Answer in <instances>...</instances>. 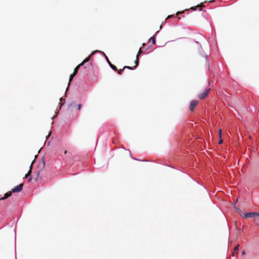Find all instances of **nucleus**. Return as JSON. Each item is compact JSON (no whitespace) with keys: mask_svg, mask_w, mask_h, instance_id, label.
I'll return each instance as SVG.
<instances>
[{"mask_svg":"<svg viewBox=\"0 0 259 259\" xmlns=\"http://www.w3.org/2000/svg\"><path fill=\"white\" fill-rule=\"evenodd\" d=\"M210 90V88H207L205 90V91L201 94H200L198 95V98L200 100H203L205 99L208 95L209 91Z\"/></svg>","mask_w":259,"mask_h":259,"instance_id":"f257e3e1","label":"nucleus"},{"mask_svg":"<svg viewBox=\"0 0 259 259\" xmlns=\"http://www.w3.org/2000/svg\"><path fill=\"white\" fill-rule=\"evenodd\" d=\"M198 101L197 100H192L190 103V110L191 112H193L195 107L198 105Z\"/></svg>","mask_w":259,"mask_h":259,"instance_id":"f03ea898","label":"nucleus"},{"mask_svg":"<svg viewBox=\"0 0 259 259\" xmlns=\"http://www.w3.org/2000/svg\"><path fill=\"white\" fill-rule=\"evenodd\" d=\"M255 216H259V213L255 212L245 213L244 216L243 217V218H253Z\"/></svg>","mask_w":259,"mask_h":259,"instance_id":"7ed1b4c3","label":"nucleus"},{"mask_svg":"<svg viewBox=\"0 0 259 259\" xmlns=\"http://www.w3.org/2000/svg\"><path fill=\"white\" fill-rule=\"evenodd\" d=\"M23 184H20L19 185L15 187V188L12 189V192L13 193L19 192H20L23 188Z\"/></svg>","mask_w":259,"mask_h":259,"instance_id":"20e7f679","label":"nucleus"},{"mask_svg":"<svg viewBox=\"0 0 259 259\" xmlns=\"http://www.w3.org/2000/svg\"><path fill=\"white\" fill-rule=\"evenodd\" d=\"M33 161L31 163L30 166V170L28 172V173L25 175V178H27L29 177L28 179V182H30L31 180V169L32 167V164H33Z\"/></svg>","mask_w":259,"mask_h":259,"instance_id":"39448f33","label":"nucleus"},{"mask_svg":"<svg viewBox=\"0 0 259 259\" xmlns=\"http://www.w3.org/2000/svg\"><path fill=\"white\" fill-rule=\"evenodd\" d=\"M104 56H105L109 65L110 66V67L112 68V69L113 70H114V71H117V67L114 65L113 64H112V63L110 62V61L109 60L108 58H107V57L105 55V54L104 53Z\"/></svg>","mask_w":259,"mask_h":259,"instance_id":"423d86ee","label":"nucleus"},{"mask_svg":"<svg viewBox=\"0 0 259 259\" xmlns=\"http://www.w3.org/2000/svg\"><path fill=\"white\" fill-rule=\"evenodd\" d=\"M125 68H128V69H133V67H130V66H125L123 67V68L122 69H120L119 70H117V71H118V73L119 74H121L122 73V71L125 69Z\"/></svg>","mask_w":259,"mask_h":259,"instance_id":"0eeeda50","label":"nucleus"},{"mask_svg":"<svg viewBox=\"0 0 259 259\" xmlns=\"http://www.w3.org/2000/svg\"><path fill=\"white\" fill-rule=\"evenodd\" d=\"M90 56L85 58L80 64H79L78 66L80 67L81 66H83L84 64L90 60Z\"/></svg>","mask_w":259,"mask_h":259,"instance_id":"6e6552de","label":"nucleus"},{"mask_svg":"<svg viewBox=\"0 0 259 259\" xmlns=\"http://www.w3.org/2000/svg\"><path fill=\"white\" fill-rule=\"evenodd\" d=\"M202 6H204L202 4H201L200 5H197L195 7H191V9L193 10H197V8H199V11H201V7Z\"/></svg>","mask_w":259,"mask_h":259,"instance_id":"1a4fd4ad","label":"nucleus"},{"mask_svg":"<svg viewBox=\"0 0 259 259\" xmlns=\"http://www.w3.org/2000/svg\"><path fill=\"white\" fill-rule=\"evenodd\" d=\"M76 74H75V73H72L70 75V77H69V82H68V85L69 86L70 84V82L72 80L73 77L76 75Z\"/></svg>","mask_w":259,"mask_h":259,"instance_id":"9d476101","label":"nucleus"},{"mask_svg":"<svg viewBox=\"0 0 259 259\" xmlns=\"http://www.w3.org/2000/svg\"><path fill=\"white\" fill-rule=\"evenodd\" d=\"M139 62V57H138V55H137L136 59L135 61V66L133 67V69H135L138 65Z\"/></svg>","mask_w":259,"mask_h":259,"instance_id":"9b49d317","label":"nucleus"},{"mask_svg":"<svg viewBox=\"0 0 259 259\" xmlns=\"http://www.w3.org/2000/svg\"><path fill=\"white\" fill-rule=\"evenodd\" d=\"M219 136H220V140L219 141V144H221L223 143V139L221 138L222 137V130H219Z\"/></svg>","mask_w":259,"mask_h":259,"instance_id":"f8f14e48","label":"nucleus"},{"mask_svg":"<svg viewBox=\"0 0 259 259\" xmlns=\"http://www.w3.org/2000/svg\"><path fill=\"white\" fill-rule=\"evenodd\" d=\"M239 245H237L235 247L234 249V252H233V255H234L235 253H236V254L237 253V251L239 250Z\"/></svg>","mask_w":259,"mask_h":259,"instance_id":"ddd939ff","label":"nucleus"},{"mask_svg":"<svg viewBox=\"0 0 259 259\" xmlns=\"http://www.w3.org/2000/svg\"><path fill=\"white\" fill-rule=\"evenodd\" d=\"M12 193H13V192H12V191H10V192H7V193H6L5 194V195H4V196H5V198H8L9 197H10V196H11V195H12Z\"/></svg>","mask_w":259,"mask_h":259,"instance_id":"4468645a","label":"nucleus"},{"mask_svg":"<svg viewBox=\"0 0 259 259\" xmlns=\"http://www.w3.org/2000/svg\"><path fill=\"white\" fill-rule=\"evenodd\" d=\"M149 40H151L152 42V44L153 45L155 44H156V39H155V37L154 36H152L151 37L150 39H149Z\"/></svg>","mask_w":259,"mask_h":259,"instance_id":"2eb2a0df","label":"nucleus"},{"mask_svg":"<svg viewBox=\"0 0 259 259\" xmlns=\"http://www.w3.org/2000/svg\"><path fill=\"white\" fill-rule=\"evenodd\" d=\"M79 69V67L77 65L75 69H74L73 73L76 74L78 71V70Z\"/></svg>","mask_w":259,"mask_h":259,"instance_id":"dca6fc26","label":"nucleus"},{"mask_svg":"<svg viewBox=\"0 0 259 259\" xmlns=\"http://www.w3.org/2000/svg\"><path fill=\"white\" fill-rule=\"evenodd\" d=\"M258 219H254V223L256 224L257 226H259V216Z\"/></svg>","mask_w":259,"mask_h":259,"instance_id":"f3484780","label":"nucleus"},{"mask_svg":"<svg viewBox=\"0 0 259 259\" xmlns=\"http://www.w3.org/2000/svg\"><path fill=\"white\" fill-rule=\"evenodd\" d=\"M142 53H143V51H142V48H141L139 49V51H138V54H137V55H138V57H139V56H140V55Z\"/></svg>","mask_w":259,"mask_h":259,"instance_id":"a211bd4d","label":"nucleus"},{"mask_svg":"<svg viewBox=\"0 0 259 259\" xmlns=\"http://www.w3.org/2000/svg\"><path fill=\"white\" fill-rule=\"evenodd\" d=\"M82 107V105L81 104H79L77 105V110H80Z\"/></svg>","mask_w":259,"mask_h":259,"instance_id":"6ab92c4d","label":"nucleus"},{"mask_svg":"<svg viewBox=\"0 0 259 259\" xmlns=\"http://www.w3.org/2000/svg\"><path fill=\"white\" fill-rule=\"evenodd\" d=\"M239 213L240 214V215L241 216V217H244V213L243 212V211H242V210H241V212H239Z\"/></svg>","mask_w":259,"mask_h":259,"instance_id":"aec40b11","label":"nucleus"},{"mask_svg":"<svg viewBox=\"0 0 259 259\" xmlns=\"http://www.w3.org/2000/svg\"><path fill=\"white\" fill-rule=\"evenodd\" d=\"M74 106H76L74 103H72L69 105V108L73 107Z\"/></svg>","mask_w":259,"mask_h":259,"instance_id":"412c9836","label":"nucleus"},{"mask_svg":"<svg viewBox=\"0 0 259 259\" xmlns=\"http://www.w3.org/2000/svg\"><path fill=\"white\" fill-rule=\"evenodd\" d=\"M184 13V11H179L176 13L177 15H179Z\"/></svg>","mask_w":259,"mask_h":259,"instance_id":"4be33fe9","label":"nucleus"},{"mask_svg":"<svg viewBox=\"0 0 259 259\" xmlns=\"http://www.w3.org/2000/svg\"><path fill=\"white\" fill-rule=\"evenodd\" d=\"M236 211L239 213L241 212V210L239 208L235 207Z\"/></svg>","mask_w":259,"mask_h":259,"instance_id":"5701e85b","label":"nucleus"},{"mask_svg":"<svg viewBox=\"0 0 259 259\" xmlns=\"http://www.w3.org/2000/svg\"><path fill=\"white\" fill-rule=\"evenodd\" d=\"M7 199V198H5V196H4L3 197H2L1 199V200H4V199Z\"/></svg>","mask_w":259,"mask_h":259,"instance_id":"b1692460","label":"nucleus"},{"mask_svg":"<svg viewBox=\"0 0 259 259\" xmlns=\"http://www.w3.org/2000/svg\"><path fill=\"white\" fill-rule=\"evenodd\" d=\"M172 16V15H169V16L167 17V19L171 17Z\"/></svg>","mask_w":259,"mask_h":259,"instance_id":"393cba45","label":"nucleus"},{"mask_svg":"<svg viewBox=\"0 0 259 259\" xmlns=\"http://www.w3.org/2000/svg\"><path fill=\"white\" fill-rule=\"evenodd\" d=\"M50 136V133L46 137L47 139L48 138V137Z\"/></svg>","mask_w":259,"mask_h":259,"instance_id":"a878e982","label":"nucleus"},{"mask_svg":"<svg viewBox=\"0 0 259 259\" xmlns=\"http://www.w3.org/2000/svg\"><path fill=\"white\" fill-rule=\"evenodd\" d=\"M63 100V98H61L60 99V101H61V102H62Z\"/></svg>","mask_w":259,"mask_h":259,"instance_id":"bb28decb","label":"nucleus"},{"mask_svg":"<svg viewBox=\"0 0 259 259\" xmlns=\"http://www.w3.org/2000/svg\"><path fill=\"white\" fill-rule=\"evenodd\" d=\"M142 46H143V47H144L145 46V43H143V44H142Z\"/></svg>","mask_w":259,"mask_h":259,"instance_id":"cd10ccee","label":"nucleus"},{"mask_svg":"<svg viewBox=\"0 0 259 259\" xmlns=\"http://www.w3.org/2000/svg\"><path fill=\"white\" fill-rule=\"evenodd\" d=\"M245 254V251H242V254Z\"/></svg>","mask_w":259,"mask_h":259,"instance_id":"c85d7f7f","label":"nucleus"},{"mask_svg":"<svg viewBox=\"0 0 259 259\" xmlns=\"http://www.w3.org/2000/svg\"><path fill=\"white\" fill-rule=\"evenodd\" d=\"M63 104H64V103H62L61 106L63 105Z\"/></svg>","mask_w":259,"mask_h":259,"instance_id":"c756f323","label":"nucleus"},{"mask_svg":"<svg viewBox=\"0 0 259 259\" xmlns=\"http://www.w3.org/2000/svg\"><path fill=\"white\" fill-rule=\"evenodd\" d=\"M63 104H64V103H62L61 106L63 105Z\"/></svg>","mask_w":259,"mask_h":259,"instance_id":"7c9ffc66","label":"nucleus"}]
</instances>
